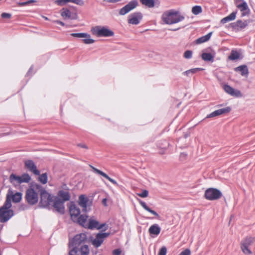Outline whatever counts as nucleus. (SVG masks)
<instances>
[{
  "label": "nucleus",
  "instance_id": "obj_1",
  "mask_svg": "<svg viewBox=\"0 0 255 255\" xmlns=\"http://www.w3.org/2000/svg\"><path fill=\"white\" fill-rule=\"evenodd\" d=\"M42 197L44 200L48 201L45 207H48L50 205L52 207H60L65 202L70 200L71 195L69 192L61 190L58 191L57 196L44 191Z\"/></svg>",
  "mask_w": 255,
  "mask_h": 255
},
{
  "label": "nucleus",
  "instance_id": "obj_2",
  "mask_svg": "<svg viewBox=\"0 0 255 255\" xmlns=\"http://www.w3.org/2000/svg\"><path fill=\"white\" fill-rule=\"evenodd\" d=\"M87 208H69V213L71 220L81 226L85 221L88 219Z\"/></svg>",
  "mask_w": 255,
  "mask_h": 255
},
{
  "label": "nucleus",
  "instance_id": "obj_3",
  "mask_svg": "<svg viewBox=\"0 0 255 255\" xmlns=\"http://www.w3.org/2000/svg\"><path fill=\"white\" fill-rule=\"evenodd\" d=\"M162 21L167 24L177 23L182 21L184 16L179 11L174 9H170L165 11L162 15Z\"/></svg>",
  "mask_w": 255,
  "mask_h": 255
},
{
  "label": "nucleus",
  "instance_id": "obj_4",
  "mask_svg": "<svg viewBox=\"0 0 255 255\" xmlns=\"http://www.w3.org/2000/svg\"><path fill=\"white\" fill-rule=\"evenodd\" d=\"M22 199V194L20 192H15L11 189L8 190L6 196V201L1 207H11V203H17Z\"/></svg>",
  "mask_w": 255,
  "mask_h": 255
},
{
  "label": "nucleus",
  "instance_id": "obj_5",
  "mask_svg": "<svg viewBox=\"0 0 255 255\" xmlns=\"http://www.w3.org/2000/svg\"><path fill=\"white\" fill-rule=\"evenodd\" d=\"M255 244V237L246 236L240 243L241 250L245 255H252L253 253L250 247Z\"/></svg>",
  "mask_w": 255,
  "mask_h": 255
},
{
  "label": "nucleus",
  "instance_id": "obj_6",
  "mask_svg": "<svg viewBox=\"0 0 255 255\" xmlns=\"http://www.w3.org/2000/svg\"><path fill=\"white\" fill-rule=\"evenodd\" d=\"M82 226L86 229L90 230L95 229L100 230L104 228V230H106L107 229V226L106 223L100 224L99 222L93 217L90 218L88 221L87 219L85 220V223H83Z\"/></svg>",
  "mask_w": 255,
  "mask_h": 255
},
{
  "label": "nucleus",
  "instance_id": "obj_7",
  "mask_svg": "<svg viewBox=\"0 0 255 255\" xmlns=\"http://www.w3.org/2000/svg\"><path fill=\"white\" fill-rule=\"evenodd\" d=\"M91 31L98 37H110L114 35L113 31L105 26H96L92 28Z\"/></svg>",
  "mask_w": 255,
  "mask_h": 255
},
{
  "label": "nucleus",
  "instance_id": "obj_8",
  "mask_svg": "<svg viewBox=\"0 0 255 255\" xmlns=\"http://www.w3.org/2000/svg\"><path fill=\"white\" fill-rule=\"evenodd\" d=\"M222 196V192L219 190L214 188L207 189L204 193L205 198L210 201L218 200Z\"/></svg>",
  "mask_w": 255,
  "mask_h": 255
},
{
  "label": "nucleus",
  "instance_id": "obj_9",
  "mask_svg": "<svg viewBox=\"0 0 255 255\" xmlns=\"http://www.w3.org/2000/svg\"><path fill=\"white\" fill-rule=\"evenodd\" d=\"M87 235L84 233L77 234L69 242V247H78L87 241Z\"/></svg>",
  "mask_w": 255,
  "mask_h": 255
},
{
  "label": "nucleus",
  "instance_id": "obj_10",
  "mask_svg": "<svg viewBox=\"0 0 255 255\" xmlns=\"http://www.w3.org/2000/svg\"><path fill=\"white\" fill-rule=\"evenodd\" d=\"M25 198L28 203L33 205L38 201V194L32 188H29L26 191Z\"/></svg>",
  "mask_w": 255,
  "mask_h": 255
},
{
  "label": "nucleus",
  "instance_id": "obj_11",
  "mask_svg": "<svg viewBox=\"0 0 255 255\" xmlns=\"http://www.w3.org/2000/svg\"><path fill=\"white\" fill-rule=\"evenodd\" d=\"M13 211L10 208H0V222L5 223L13 216Z\"/></svg>",
  "mask_w": 255,
  "mask_h": 255
},
{
  "label": "nucleus",
  "instance_id": "obj_12",
  "mask_svg": "<svg viewBox=\"0 0 255 255\" xmlns=\"http://www.w3.org/2000/svg\"><path fill=\"white\" fill-rule=\"evenodd\" d=\"M137 5L138 2L136 0H131L120 10L119 14L124 15L135 8Z\"/></svg>",
  "mask_w": 255,
  "mask_h": 255
},
{
  "label": "nucleus",
  "instance_id": "obj_13",
  "mask_svg": "<svg viewBox=\"0 0 255 255\" xmlns=\"http://www.w3.org/2000/svg\"><path fill=\"white\" fill-rule=\"evenodd\" d=\"M109 235L110 234L107 233L97 234L96 238L92 241V245L96 248L99 247Z\"/></svg>",
  "mask_w": 255,
  "mask_h": 255
},
{
  "label": "nucleus",
  "instance_id": "obj_14",
  "mask_svg": "<svg viewBox=\"0 0 255 255\" xmlns=\"http://www.w3.org/2000/svg\"><path fill=\"white\" fill-rule=\"evenodd\" d=\"M142 18V15L140 12H136L128 16V22L130 24L137 25Z\"/></svg>",
  "mask_w": 255,
  "mask_h": 255
},
{
  "label": "nucleus",
  "instance_id": "obj_15",
  "mask_svg": "<svg viewBox=\"0 0 255 255\" xmlns=\"http://www.w3.org/2000/svg\"><path fill=\"white\" fill-rule=\"evenodd\" d=\"M25 167L30 172L36 175L40 174V172L37 169L34 162L31 160H27L24 162Z\"/></svg>",
  "mask_w": 255,
  "mask_h": 255
},
{
  "label": "nucleus",
  "instance_id": "obj_16",
  "mask_svg": "<svg viewBox=\"0 0 255 255\" xmlns=\"http://www.w3.org/2000/svg\"><path fill=\"white\" fill-rule=\"evenodd\" d=\"M224 90L228 94L236 97H241L242 94L240 91L238 90H235L230 86L228 85H225L224 86Z\"/></svg>",
  "mask_w": 255,
  "mask_h": 255
},
{
  "label": "nucleus",
  "instance_id": "obj_17",
  "mask_svg": "<svg viewBox=\"0 0 255 255\" xmlns=\"http://www.w3.org/2000/svg\"><path fill=\"white\" fill-rule=\"evenodd\" d=\"M231 110V108L229 107H226L225 108L219 109L215 111L214 112H212V113L208 115L206 118H211L213 117H215L221 115L225 114L227 113H229Z\"/></svg>",
  "mask_w": 255,
  "mask_h": 255
},
{
  "label": "nucleus",
  "instance_id": "obj_18",
  "mask_svg": "<svg viewBox=\"0 0 255 255\" xmlns=\"http://www.w3.org/2000/svg\"><path fill=\"white\" fill-rule=\"evenodd\" d=\"M90 167L93 169V170L97 174H98L102 176H103L104 177H105V178H106L107 179H108L109 181H110L111 183H112L113 184L116 185V186H118V183H117V182L114 179L111 178V177H110L107 174H106L105 173H104V172L101 171L100 170L94 167V166H93L92 165H90Z\"/></svg>",
  "mask_w": 255,
  "mask_h": 255
},
{
  "label": "nucleus",
  "instance_id": "obj_19",
  "mask_svg": "<svg viewBox=\"0 0 255 255\" xmlns=\"http://www.w3.org/2000/svg\"><path fill=\"white\" fill-rule=\"evenodd\" d=\"M78 205L81 207H87V206L90 205L89 199L85 195H81L79 197L78 199Z\"/></svg>",
  "mask_w": 255,
  "mask_h": 255
},
{
  "label": "nucleus",
  "instance_id": "obj_20",
  "mask_svg": "<svg viewBox=\"0 0 255 255\" xmlns=\"http://www.w3.org/2000/svg\"><path fill=\"white\" fill-rule=\"evenodd\" d=\"M238 8L242 12V16L248 15L250 13V9L246 2H242V4H239Z\"/></svg>",
  "mask_w": 255,
  "mask_h": 255
},
{
  "label": "nucleus",
  "instance_id": "obj_21",
  "mask_svg": "<svg viewBox=\"0 0 255 255\" xmlns=\"http://www.w3.org/2000/svg\"><path fill=\"white\" fill-rule=\"evenodd\" d=\"M216 55V52L214 50H211V52L210 53H203L201 57L205 61H212L213 62L214 60V58L215 57Z\"/></svg>",
  "mask_w": 255,
  "mask_h": 255
},
{
  "label": "nucleus",
  "instance_id": "obj_22",
  "mask_svg": "<svg viewBox=\"0 0 255 255\" xmlns=\"http://www.w3.org/2000/svg\"><path fill=\"white\" fill-rule=\"evenodd\" d=\"M160 228L157 224H154L150 227L148 232L150 235H158L160 232Z\"/></svg>",
  "mask_w": 255,
  "mask_h": 255
},
{
  "label": "nucleus",
  "instance_id": "obj_23",
  "mask_svg": "<svg viewBox=\"0 0 255 255\" xmlns=\"http://www.w3.org/2000/svg\"><path fill=\"white\" fill-rule=\"evenodd\" d=\"M34 187H35V188L37 190H39V191L40 192V199H41V202L43 204H44V205H43V207H46V205L47 204V200H44L43 198H42V193H43L44 191H45V192H47V191H46L45 190V189H44L39 184H35L34 185Z\"/></svg>",
  "mask_w": 255,
  "mask_h": 255
},
{
  "label": "nucleus",
  "instance_id": "obj_24",
  "mask_svg": "<svg viewBox=\"0 0 255 255\" xmlns=\"http://www.w3.org/2000/svg\"><path fill=\"white\" fill-rule=\"evenodd\" d=\"M235 71L239 72L242 76H247L249 74V70L246 65H241L235 68Z\"/></svg>",
  "mask_w": 255,
  "mask_h": 255
},
{
  "label": "nucleus",
  "instance_id": "obj_25",
  "mask_svg": "<svg viewBox=\"0 0 255 255\" xmlns=\"http://www.w3.org/2000/svg\"><path fill=\"white\" fill-rule=\"evenodd\" d=\"M9 179L10 182L13 185L21 183L20 176H17L14 174H11L9 176Z\"/></svg>",
  "mask_w": 255,
  "mask_h": 255
},
{
  "label": "nucleus",
  "instance_id": "obj_26",
  "mask_svg": "<svg viewBox=\"0 0 255 255\" xmlns=\"http://www.w3.org/2000/svg\"><path fill=\"white\" fill-rule=\"evenodd\" d=\"M61 16L66 18H70V19H76V15L74 16H72L71 11L68 9L63 8L62 11L61 13Z\"/></svg>",
  "mask_w": 255,
  "mask_h": 255
},
{
  "label": "nucleus",
  "instance_id": "obj_27",
  "mask_svg": "<svg viewBox=\"0 0 255 255\" xmlns=\"http://www.w3.org/2000/svg\"><path fill=\"white\" fill-rule=\"evenodd\" d=\"M212 34V32H209L207 35L203 36L196 40V44H201L208 41Z\"/></svg>",
  "mask_w": 255,
  "mask_h": 255
},
{
  "label": "nucleus",
  "instance_id": "obj_28",
  "mask_svg": "<svg viewBox=\"0 0 255 255\" xmlns=\"http://www.w3.org/2000/svg\"><path fill=\"white\" fill-rule=\"evenodd\" d=\"M236 12H233L228 16L224 17L221 20L222 23H226L230 21L234 20L236 18Z\"/></svg>",
  "mask_w": 255,
  "mask_h": 255
},
{
  "label": "nucleus",
  "instance_id": "obj_29",
  "mask_svg": "<svg viewBox=\"0 0 255 255\" xmlns=\"http://www.w3.org/2000/svg\"><path fill=\"white\" fill-rule=\"evenodd\" d=\"M248 22L247 20L243 21L241 20H238L236 22L235 26L238 28L243 29L246 27L248 25Z\"/></svg>",
  "mask_w": 255,
  "mask_h": 255
},
{
  "label": "nucleus",
  "instance_id": "obj_30",
  "mask_svg": "<svg viewBox=\"0 0 255 255\" xmlns=\"http://www.w3.org/2000/svg\"><path fill=\"white\" fill-rule=\"evenodd\" d=\"M141 3L148 7H153L154 6V0H140Z\"/></svg>",
  "mask_w": 255,
  "mask_h": 255
},
{
  "label": "nucleus",
  "instance_id": "obj_31",
  "mask_svg": "<svg viewBox=\"0 0 255 255\" xmlns=\"http://www.w3.org/2000/svg\"><path fill=\"white\" fill-rule=\"evenodd\" d=\"M240 57V54L237 51L233 50L231 52V54L229 56L228 58L231 60H237Z\"/></svg>",
  "mask_w": 255,
  "mask_h": 255
},
{
  "label": "nucleus",
  "instance_id": "obj_32",
  "mask_svg": "<svg viewBox=\"0 0 255 255\" xmlns=\"http://www.w3.org/2000/svg\"><path fill=\"white\" fill-rule=\"evenodd\" d=\"M38 181L43 184H45L47 182V175L46 173L39 175Z\"/></svg>",
  "mask_w": 255,
  "mask_h": 255
},
{
  "label": "nucleus",
  "instance_id": "obj_33",
  "mask_svg": "<svg viewBox=\"0 0 255 255\" xmlns=\"http://www.w3.org/2000/svg\"><path fill=\"white\" fill-rule=\"evenodd\" d=\"M83 38H85V39H83L82 41L85 44H89L93 43L95 42V40L91 38L90 35L88 34L87 33V36Z\"/></svg>",
  "mask_w": 255,
  "mask_h": 255
},
{
  "label": "nucleus",
  "instance_id": "obj_34",
  "mask_svg": "<svg viewBox=\"0 0 255 255\" xmlns=\"http://www.w3.org/2000/svg\"><path fill=\"white\" fill-rule=\"evenodd\" d=\"M203 70V69H202V68H196L191 69L187 70V71H185L184 72H183V74L185 75L188 76V75L190 73L194 74V73H196V72H197L198 71Z\"/></svg>",
  "mask_w": 255,
  "mask_h": 255
},
{
  "label": "nucleus",
  "instance_id": "obj_35",
  "mask_svg": "<svg viewBox=\"0 0 255 255\" xmlns=\"http://www.w3.org/2000/svg\"><path fill=\"white\" fill-rule=\"evenodd\" d=\"M20 178H21V183H28L31 180V178H30V176L28 174H26V173L22 174L21 176H20Z\"/></svg>",
  "mask_w": 255,
  "mask_h": 255
},
{
  "label": "nucleus",
  "instance_id": "obj_36",
  "mask_svg": "<svg viewBox=\"0 0 255 255\" xmlns=\"http://www.w3.org/2000/svg\"><path fill=\"white\" fill-rule=\"evenodd\" d=\"M80 253H81V255H88L89 254V250L88 246L84 245L82 246L80 249Z\"/></svg>",
  "mask_w": 255,
  "mask_h": 255
},
{
  "label": "nucleus",
  "instance_id": "obj_37",
  "mask_svg": "<svg viewBox=\"0 0 255 255\" xmlns=\"http://www.w3.org/2000/svg\"><path fill=\"white\" fill-rule=\"evenodd\" d=\"M72 249L69 251V255H81L80 250L78 247H71Z\"/></svg>",
  "mask_w": 255,
  "mask_h": 255
},
{
  "label": "nucleus",
  "instance_id": "obj_38",
  "mask_svg": "<svg viewBox=\"0 0 255 255\" xmlns=\"http://www.w3.org/2000/svg\"><path fill=\"white\" fill-rule=\"evenodd\" d=\"M192 12L195 15H197L202 12V8L200 6L196 5L192 7Z\"/></svg>",
  "mask_w": 255,
  "mask_h": 255
},
{
  "label": "nucleus",
  "instance_id": "obj_39",
  "mask_svg": "<svg viewBox=\"0 0 255 255\" xmlns=\"http://www.w3.org/2000/svg\"><path fill=\"white\" fill-rule=\"evenodd\" d=\"M71 35L73 37H77V38H83L87 36V33H72L71 34Z\"/></svg>",
  "mask_w": 255,
  "mask_h": 255
},
{
  "label": "nucleus",
  "instance_id": "obj_40",
  "mask_svg": "<svg viewBox=\"0 0 255 255\" xmlns=\"http://www.w3.org/2000/svg\"><path fill=\"white\" fill-rule=\"evenodd\" d=\"M192 56V51L191 50H186L184 53V57L186 59H190Z\"/></svg>",
  "mask_w": 255,
  "mask_h": 255
},
{
  "label": "nucleus",
  "instance_id": "obj_41",
  "mask_svg": "<svg viewBox=\"0 0 255 255\" xmlns=\"http://www.w3.org/2000/svg\"><path fill=\"white\" fill-rule=\"evenodd\" d=\"M69 2H72L79 5H83L84 4L82 0H68Z\"/></svg>",
  "mask_w": 255,
  "mask_h": 255
},
{
  "label": "nucleus",
  "instance_id": "obj_42",
  "mask_svg": "<svg viewBox=\"0 0 255 255\" xmlns=\"http://www.w3.org/2000/svg\"><path fill=\"white\" fill-rule=\"evenodd\" d=\"M167 253V249L165 247H162L158 253V255H166Z\"/></svg>",
  "mask_w": 255,
  "mask_h": 255
},
{
  "label": "nucleus",
  "instance_id": "obj_43",
  "mask_svg": "<svg viewBox=\"0 0 255 255\" xmlns=\"http://www.w3.org/2000/svg\"><path fill=\"white\" fill-rule=\"evenodd\" d=\"M179 255H191V251L189 249H186L180 253Z\"/></svg>",
  "mask_w": 255,
  "mask_h": 255
},
{
  "label": "nucleus",
  "instance_id": "obj_44",
  "mask_svg": "<svg viewBox=\"0 0 255 255\" xmlns=\"http://www.w3.org/2000/svg\"><path fill=\"white\" fill-rule=\"evenodd\" d=\"M53 211L60 214H63L64 213V208H53Z\"/></svg>",
  "mask_w": 255,
  "mask_h": 255
},
{
  "label": "nucleus",
  "instance_id": "obj_45",
  "mask_svg": "<svg viewBox=\"0 0 255 255\" xmlns=\"http://www.w3.org/2000/svg\"><path fill=\"white\" fill-rule=\"evenodd\" d=\"M68 2H69L68 0H57L56 1V3L59 5H62Z\"/></svg>",
  "mask_w": 255,
  "mask_h": 255
},
{
  "label": "nucleus",
  "instance_id": "obj_46",
  "mask_svg": "<svg viewBox=\"0 0 255 255\" xmlns=\"http://www.w3.org/2000/svg\"><path fill=\"white\" fill-rule=\"evenodd\" d=\"M148 192L147 190H143L140 193L138 194V195L141 197H146L148 196Z\"/></svg>",
  "mask_w": 255,
  "mask_h": 255
},
{
  "label": "nucleus",
  "instance_id": "obj_47",
  "mask_svg": "<svg viewBox=\"0 0 255 255\" xmlns=\"http://www.w3.org/2000/svg\"><path fill=\"white\" fill-rule=\"evenodd\" d=\"M145 209L147 210L148 212L155 215L157 218H159V215H158V214L155 211L151 210V208H145Z\"/></svg>",
  "mask_w": 255,
  "mask_h": 255
},
{
  "label": "nucleus",
  "instance_id": "obj_48",
  "mask_svg": "<svg viewBox=\"0 0 255 255\" xmlns=\"http://www.w3.org/2000/svg\"><path fill=\"white\" fill-rule=\"evenodd\" d=\"M1 16L3 18H9L11 17V14L10 13L3 12L1 14Z\"/></svg>",
  "mask_w": 255,
  "mask_h": 255
},
{
  "label": "nucleus",
  "instance_id": "obj_49",
  "mask_svg": "<svg viewBox=\"0 0 255 255\" xmlns=\"http://www.w3.org/2000/svg\"><path fill=\"white\" fill-rule=\"evenodd\" d=\"M120 249H116L113 251V255H120L121 254Z\"/></svg>",
  "mask_w": 255,
  "mask_h": 255
},
{
  "label": "nucleus",
  "instance_id": "obj_50",
  "mask_svg": "<svg viewBox=\"0 0 255 255\" xmlns=\"http://www.w3.org/2000/svg\"><path fill=\"white\" fill-rule=\"evenodd\" d=\"M33 1H34V0H29V1H27L26 2H20V3H19V5L20 6H24V5H27L28 4H29Z\"/></svg>",
  "mask_w": 255,
  "mask_h": 255
},
{
  "label": "nucleus",
  "instance_id": "obj_51",
  "mask_svg": "<svg viewBox=\"0 0 255 255\" xmlns=\"http://www.w3.org/2000/svg\"><path fill=\"white\" fill-rule=\"evenodd\" d=\"M102 205L104 206H107V198H104L102 200Z\"/></svg>",
  "mask_w": 255,
  "mask_h": 255
},
{
  "label": "nucleus",
  "instance_id": "obj_52",
  "mask_svg": "<svg viewBox=\"0 0 255 255\" xmlns=\"http://www.w3.org/2000/svg\"><path fill=\"white\" fill-rule=\"evenodd\" d=\"M77 146H79V147H82V148H88L87 145L85 144H83V143H79L77 144Z\"/></svg>",
  "mask_w": 255,
  "mask_h": 255
},
{
  "label": "nucleus",
  "instance_id": "obj_53",
  "mask_svg": "<svg viewBox=\"0 0 255 255\" xmlns=\"http://www.w3.org/2000/svg\"><path fill=\"white\" fill-rule=\"evenodd\" d=\"M242 2H245L244 0H236V3L237 7H238V5L239 4H242Z\"/></svg>",
  "mask_w": 255,
  "mask_h": 255
},
{
  "label": "nucleus",
  "instance_id": "obj_54",
  "mask_svg": "<svg viewBox=\"0 0 255 255\" xmlns=\"http://www.w3.org/2000/svg\"><path fill=\"white\" fill-rule=\"evenodd\" d=\"M55 23H57V24H59L62 26H64L65 25V23L64 22H63L62 21H61L60 20H55L54 21Z\"/></svg>",
  "mask_w": 255,
  "mask_h": 255
},
{
  "label": "nucleus",
  "instance_id": "obj_55",
  "mask_svg": "<svg viewBox=\"0 0 255 255\" xmlns=\"http://www.w3.org/2000/svg\"><path fill=\"white\" fill-rule=\"evenodd\" d=\"M186 155H186V154H185V153H182L181 154V155H180V157H181V158H182V157L185 158V157H186Z\"/></svg>",
  "mask_w": 255,
  "mask_h": 255
},
{
  "label": "nucleus",
  "instance_id": "obj_56",
  "mask_svg": "<svg viewBox=\"0 0 255 255\" xmlns=\"http://www.w3.org/2000/svg\"><path fill=\"white\" fill-rule=\"evenodd\" d=\"M120 0H110L109 2H116L119 1Z\"/></svg>",
  "mask_w": 255,
  "mask_h": 255
},
{
  "label": "nucleus",
  "instance_id": "obj_57",
  "mask_svg": "<svg viewBox=\"0 0 255 255\" xmlns=\"http://www.w3.org/2000/svg\"><path fill=\"white\" fill-rule=\"evenodd\" d=\"M141 205H142V207H144V208L147 207L146 206V205H145V203H141Z\"/></svg>",
  "mask_w": 255,
  "mask_h": 255
},
{
  "label": "nucleus",
  "instance_id": "obj_58",
  "mask_svg": "<svg viewBox=\"0 0 255 255\" xmlns=\"http://www.w3.org/2000/svg\"><path fill=\"white\" fill-rule=\"evenodd\" d=\"M70 207H73V208H75V207H75V205L73 204H72V205Z\"/></svg>",
  "mask_w": 255,
  "mask_h": 255
},
{
  "label": "nucleus",
  "instance_id": "obj_59",
  "mask_svg": "<svg viewBox=\"0 0 255 255\" xmlns=\"http://www.w3.org/2000/svg\"><path fill=\"white\" fill-rule=\"evenodd\" d=\"M178 29H179V28H176V29H172L171 30L176 31V30H177Z\"/></svg>",
  "mask_w": 255,
  "mask_h": 255
},
{
  "label": "nucleus",
  "instance_id": "obj_60",
  "mask_svg": "<svg viewBox=\"0 0 255 255\" xmlns=\"http://www.w3.org/2000/svg\"><path fill=\"white\" fill-rule=\"evenodd\" d=\"M43 18H44L45 20H48V18H47V17H46V16H43Z\"/></svg>",
  "mask_w": 255,
  "mask_h": 255
},
{
  "label": "nucleus",
  "instance_id": "obj_61",
  "mask_svg": "<svg viewBox=\"0 0 255 255\" xmlns=\"http://www.w3.org/2000/svg\"><path fill=\"white\" fill-rule=\"evenodd\" d=\"M5 134V133H2L1 135H0V136L4 135Z\"/></svg>",
  "mask_w": 255,
  "mask_h": 255
},
{
  "label": "nucleus",
  "instance_id": "obj_62",
  "mask_svg": "<svg viewBox=\"0 0 255 255\" xmlns=\"http://www.w3.org/2000/svg\"><path fill=\"white\" fill-rule=\"evenodd\" d=\"M142 255H143V254H142Z\"/></svg>",
  "mask_w": 255,
  "mask_h": 255
}]
</instances>
